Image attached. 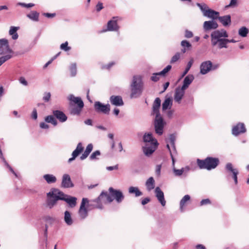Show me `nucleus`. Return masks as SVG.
Segmentation results:
<instances>
[{"label":"nucleus","mask_w":249,"mask_h":249,"mask_svg":"<svg viewBox=\"0 0 249 249\" xmlns=\"http://www.w3.org/2000/svg\"><path fill=\"white\" fill-rule=\"evenodd\" d=\"M131 98H137L140 97L143 91V82L140 75H134L131 84Z\"/></svg>","instance_id":"obj_1"},{"label":"nucleus","mask_w":249,"mask_h":249,"mask_svg":"<svg viewBox=\"0 0 249 249\" xmlns=\"http://www.w3.org/2000/svg\"><path fill=\"white\" fill-rule=\"evenodd\" d=\"M219 160L217 158L208 157L204 160H197V163L200 169L211 170L215 169L219 164Z\"/></svg>","instance_id":"obj_2"},{"label":"nucleus","mask_w":249,"mask_h":249,"mask_svg":"<svg viewBox=\"0 0 249 249\" xmlns=\"http://www.w3.org/2000/svg\"><path fill=\"white\" fill-rule=\"evenodd\" d=\"M165 124L166 123L161 116H155L154 121V126L155 132L159 136L162 135L164 126Z\"/></svg>","instance_id":"obj_3"},{"label":"nucleus","mask_w":249,"mask_h":249,"mask_svg":"<svg viewBox=\"0 0 249 249\" xmlns=\"http://www.w3.org/2000/svg\"><path fill=\"white\" fill-rule=\"evenodd\" d=\"M95 111L98 113L108 115L110 110V106L109 104H104L100 101H95L94 104Z\"/></svg>","instance_id":"obj_4"},{"label":"nucleus","mask_w":249,"mask_h":249,"mask_svg":"<svg viewBox=\"0 0 249 249\" xmlns=\"http://www.w3.org/2000/svg\"><path fill=\"white\" fill-rule=\"evenodd\" d=\"M89 203L87 198H83L80 208L78 211L79 215L81 219H85L88 215V208L86 207V204Z\"/></svg>","instance_id":"obj_5"},{"label":"nucleus","mask_w":249,"mask_h":249,"mask_svg":"<svg viewBox=\"0 0 249 249\" xmlns=\"http://www.w3.org/2000/svg\"><path fill=\"white\" fill-rule=\"evenodd\" d=\"M108 191L117 203H120L124 200V196L121 191L114 189L112 187H110Z\"/></svg>","instance_id":"obj_6"},{"label":"nucleus","mask_w":249,"mask_h":249,"mask_svg":"<svg viewBox=\"0 0 249 249\" xmlns=\"http://www.w3.org/2000/svg\"><path fill=\"white\" fill-rule=\"evenodd\" d=\"M9 53H11L12 50L9 48L8 40L5 38L0 39V54Z\"/></svg>","instance_id":"obj_7"},{"label":"nucleus","mask_w":249,"mask_h":249,"mask_svg":"<svg viewBox=\"0 0 249 249\" xmlns=\"http://www.w3.org/2000/svg\"><path fill=\"white\" fill-rule=\"evenodd\" d=\"M158 145L157 141H155L154 144L150 145L149 144H146V146L143 147V152L146 156H150L156 150Z\"/></svg>","instance_id":"obj_8"},{"label":"nucleus","mask_w":249,"mask_h":249,"mask_svg":"<svg viewBox=\"0 0 249 249\" xmlns=\"http://www.w3.org/2000/svg\"><path fill=\"white\" fill-rule=\"evenodd\" d=\"M225 169L227 171L232 173V178L235 184L236 185L238 183L237 175L239 174L238 170L237 169H234L232 164L230 162H228L226 164Z\"/></svg>","instance_id":"obj_9"},{"label":"nucleus","mask_w":249,"mask_h":249,"mask_svg":"<svg viewBox=\"0 0 249 249\" xmlns=\"http://www.w3.org/2000/svg\"><path fill=\"white\" fill-rule=\"evenodd\" d=\"M73 183L72 182L70 176L67 174H65L62 176L61 187L65 188L73 187Z\"/></svg>","instance_id":"obj_10"},{"label":"nucleus","mask_w":249,"mask_h":249,"mask_svg":"<svg viewBox=\"0 0 249 249\" xmlns=\"http://www.w3.org/2000/svg\"><path fill=\"white\" fill-rule=\"evenodd\" d=\"M246 131L245 125L243 123H239L234 125L232 129V134L234 136H238L240 134L244 133Z\"/></svg>","instance_id":"obj_11"},{"label":"nucleus","mask_w":249,"mask_h":249,"mask_svg":"<svg viewBox=\"0 0 249 249\" xmlns=\"http://www.w3.org/2000/svg\"><path fill=\"white\" fill-rule=\"evenodd\" d=\"M161 106V100L160 98L157 97L154 100L153 106H152V115H155V116H161L160 113V108Z\"/></svg>","instance_id":"obj_12"},{"label":"nucleus","mask_w":249,"mask_h":249,"mask_svg":"<svg viewBox=\"0 0 249 249\" xmlns=\"http://www.w3.org/2000/svg\"><path fill=\"white\" fill-rule=\"evenodd\" d=\"M212 63L211 61L203 62L200 66V72L202 74H206L212 70Z\"/></svg>","instance_id":"obj_13"},{"label":"nucleus","mask_w":249,"mask_h":249,"mask_svg":"<svg viewBox=\"0 0 249 249\" xmlns=\"http://www.w3.org/2000/svg\"><path fill=\"white\" fill-rule=\"evenodd\" d=\"M118 17H114L112 19L108 21L107 24V30L106 31H117L119 30V26L117 24V18Z\"/></svg>","instance_id":"obj_14"},{"label":"nucleus","mask_w":249,"mask_h":249,"mask_svg":"<svg viewBox=\"0 0 249 249\" xmlns=\"http://www.w3.org/2000/svg\"><path fill=\"white\" fill-rule=\"evenodd\" d=\"M155 194L159 202L162 206H164L166 204V201L164 198V193L159 187H156Z\"/></svg>","instance_id":"obj_15"},{"label":"nucleus","mask_w":249,"mask_h":249,"mask_svg":"<svg viewBox=\"0 0 249 249\" xmlns=\"http://www.w3.org/2000/svg\"><path fill=\"white\" fill-rule=\"evenodd\" d=\"M97 198L90 200V203H87V207L89 210H92L94 208H97L99 209H102L103 208V203L101 200H97Z\"/></svg>","instance_id":"obj_16"},{"label":"nucleus","mask_w":249,"mask_h":249,"mask_svg":"<svg viewBox=\"0 0 249 249\" xmlns=\"http://www.w3.org/2000/svg\"><path fill=\"white\" fill-rule=\"evenodd\" d=\"M218 24L214 20L206 21L203 23V29L205 32L217 28Z\"/></svg>","instance_id":"obj_17"},{"label":"nucleus","mask_w":249,"mask_h":249,"mask_svg":"<svg viewBox=\"0 0 249 249\" xmlns=\"http://www.w3.org/2000/svg\"><path fill=\"white\" fill-rule=\"evenodd\" d=\"M185 94V89L182 88L178 87L175 89L174 94V100L175 102L180 104Z\"/></svg>","instance_id":"obj_18"},{"label":"nucleus","mask_w":249,"mask_h":249,"mask_svg":"<svg viewBox=\"0 0 249 249\" xmlns=\"http://www.w3.org/2000/svg\"><path fill=\"white\" fill-rule=\"evenodd\" d=\"M84 147L82 146L81 142H79L77 145L76 149L72 152L71 156L72 157L68 160V162L71 163L74 160L75 158L83 151Z\"/></svg>","instance_id":"obj_19"},{"label":"nucleus","mask_w":249,"mask_h":249,"mask_svg":"<svg viewBox=\"0 0 249 249\" xmlns=\"http://www.w3.org/2000/svg\"><path fill=\"white\" fill-rule=\"evenodd\" d=\"M211 37L218 39H222V37H228V34L224 29L216 30L211 33Z\"/></svg>","instance_id":"obj_20"},{"label":"nucleus","mask_w":249,"mask_h":249,"mask_svg":"<svg viewBox=\"0 0 249 249\" xmlns=\"http://www.w3.org/2000/svg\"><path fill=\"white\" fill-rule=\"evenodd\" d=\"M109 101L112 105L120 107L124 105L122 97L119 95H112L109 98Z\"/></svg>","instance_id":"obj_21"},{"label":"nucleus","mask_w":249,"mask_h":249,"mask_svg":"<svg viewBox=\"0 0 249 249\" xmlns=\"http://www.w3.org/2000/svg\"><path fill=\"white\" fill-rule=\"evenodd\" d=\"M47 196L51 197L57 198L56 196L60 198H65L67 195L64 194L59 189L53 188L52 189L51 191L47 193Z\"/></svg>","instance_id":"obj_22"},{"label":"nucleus","mask_w":249,"mask_h":249,"mask_svg":"<svg viewBox=\"0 0 249 249\" xmlns=\"http://www.w3.org/2000/svg\"><path fill=\"white\" fill-rule=\"evenodd\" d=\"M219 16V13L210 8H208L205 11L203 16L207 17L212 20L217 19Z\"/></svg>","instance_id":"obj_23"},{"label":"nucleus","mask_w":249,"mask_h":249,"mask_svg":"<svg viewBox=\"0 0 249 249\" xmlns=\"http://www.w3.org/2000/svg\"><path fill=\"white\" fill-rule=\"evenodd\" d=\"M53 116L59 120L60 122L64 123L67 120L68 117L62 111L54 110L53 111Z\"/></svg>","instance_id":"obj_24"},{"label":"nucleus","mask_w":249,"mask_h":249,"mask_svg":"<svg viewBox=\"0 0 249 249\" xmlns=\"http://www.w3.org/2000/svg\"><path fill=\"white\" fill-rule=\"evenodd\" d=\"M114 199L113 196L111 194H108L107 192H102L100 196L97 197V200H101L102 203H105L106 201L111 202Z\"/></svg>","instance_id":"obj_25"},{"label":"nucleus","mask_w":249,"mask_h":249,"mask_svg":"<svg viewBox=\"0 0 249 249\" xmlns=\"http://www.w3.org/2000/svg\"><path fill=\"white\" fill-rule=\"evenodd\" d=\"M68 99L77 105L79 108H82L84 107V103L80 97H75L73 94H70L68 97Z\"/></svg>","instance_id":"obj_26"},{"label":"nucleus","mask_w":249,"mask_h":249,"mask_svg":"<svg viewBox=\"0 0 249 249\" xmlns=\"http://www.w3.org/2000/svg\"><path fill=\"white\" fill-rule=\"evenodd\" d=\"M61 200L66 202L71 208L74 207L76 205L77 198L75 197L67 195L65 198H60Z\"/></svg>","instance_id":"obj_27"},{"label":"nucleus","mask_w":249,"mask_h":249,"mask_svg":"<svg viewBox=\"0 0 249 249\" xmlns=\"http://www.w3.org/2000/svg\"><path fill=\"white\" fill-rule=\"evenodd\" d=\"M194 79V76L193 74H188L184 79L183 85L181 87L185 90L186 89L189 85L192 83Z\"/></svg>","instance_id":"obj_28"},{"label":"nucleus","mask_w":249,"mask_h":249,"mask_svg":"<svg viewBox=\"0 0 249 249\" xmlns=\"http://www.w3.org/2000/svg\"><path fill=\"white\" fill-rule=\"evenodd\" d=\"M224 26H228L231 24V17L230 15L219 16L217 18Z\"/></svg>","instance_id":"obj_29"},{"label":"nucleus","mask_w":249,"mask_h":249,"mask_svg":"<svg viewBox=\"0 0 249 249\" xmlns=\"http://www.w3.org/2000/svg\"><path fill=\"white\" fill-rule=\"evenodd\" d=\"M143 141L145 143H149V144H154L155 141H157L153 136L151 133H145L143 136Z\"/></svg>","instance_id":"obj_30"},{"label":"nucleus","mask_w":249,"mask_h":249,"mask_svg":"<svg viewBox=\"0 0 249 249\" xmlns=\"http://www.w3.org/2000/svg\"><path fill=\"white\" fill-rule=\"evenodd\" d=\"M64 220L68 226H71L73 223L71 214L68 211H66L64 213Z\"/></svg>","instance_id":"obj_31"},{"label":"nucleus","mask_w":249,"mask_h":249,"mask_svg":"<svg viewBox=\"0 0 249 249\" xmlns=\"http://www.w3.org/2000/svg\"><path fill=\"white\" fill-rule=\"evenodd\" d=\"M172 100L170 98H166L162 104V109L163 111H165L167 109H170L172 106Z\"/></svg>","instance_id":"obj_32"},{"label":"nucleus","mask_w":249,"mask_h":249,"mask_svg":"<svg viewBox=\"0 0 249 249\" xmlns=\"http://www.w3.org/2000/svg\"><path fill=\"white\" fill-rule=\"evenodd\" d=\"M155 180L153 177H150L145 182L146 189L148 191H151L155 188Z\"/></svg>","instance_id":"obj_33"},{"label":"nucleus","mask_w":249,"mask_h":249,"mask_svg":"<svg viewBox=\"0 0 249 249\" xmlns=\"http://www.w3.org/2000/svg\"><path fill=\"white\" fill-rule=\"evenodd\" d=\"M18 29V27L15 26H11L10 28L9 34L12 36V38L14 40H16L18 38V35L17 33V31Z\"/></svg>","instance_id":"obj_34"},{"label":"nucleus","mask_w":249,"mask_h":249,"mask_svg":"<svg viewBox=\"0 0 249 249\" xmlns=\"http://www.w3.org/2000/svg\"><path fill=\"white\" fill-rule=\"evenodd\" d=\"M39 13L35 11H32L30 14L27 15V17L31 20L34 21H38L39 20Z\"/></svg>","instance_id":"obj_35"},{"label":"nucleus","mask_w":249,"mask_h":249,"mask_svg":"<svg viewBox=\"0 0 249 249\" xmlns=\"http://www.w3.org/2000/svg\"><path fill=\"white\" fill-rule=\"evenodd\" d=\"M128 193L130 194H134L136 197H138L142 195L139 188L137 187L131 186L128 188Z\"/></svg>","instance_id":"obj_36"},{"label":"nucleus","mask_w":249,"mask_h":249,"mask_svg":"<svg viewBox=\"0 0 249 249\" xmlns=\"http://www.w3.org/2000/svg\"><path fill=\"white\" fill-rule=\"evenodd\" d=\"M44 179L49 184L53 183L56 181V177L52 174H46L43 176Z\"/></svg>","instance_id":"obj_37"},{"label":"nucleus","mask_w":249,"mask_h":249,"mask_svg":"<svg viewBox=\"0 0 249 249\" xmlns=\"http://www.w3.org/2000/svg\"><path fill=\"white\" fill-rule=\"evenodd\" d=\"M45 121L46 123L52 124L54 126H56L57 124V122L53 115L46 116L45 118Z\"/></svg>","instance_id":"obj_38"},{"label":"nucleus","mask_w":249,"mask_h":249,"mask_svg":"<svg viewBox=\"0 0 249 249\" xmlns=\"http://www.w3.org/2000/svg\"><path fill=\"white\" fill-rule=\"evenodd\" d=\"M57 198H53L51 197L48 199L47 201V206L50 208H52L53 206L56 204V202L58 200H61L60 198H59V197L58 196H56Z\"/></svg>","instance_id":"obj_39"},{"label":"nucleus","mask_w":249,"mask_h":249,"mask_svg":"<svg viewBox=\"0 0 249 249\" xmlns=\"http://www.w3.org/2000/svg\"><path fill=\"white\" fill-rule=\"evenodd\" d=\"M249 33V30L246 27H242L239 29L238 34L243 37H246Z\"/></svg>","instance_id":"obj_40"},{"label":"nucleus","mask_w":249,"mask_h":249,"mask_svg":"<svg viewBox=\"0 0 249 249\" xmlns=\"http://www.w3.org/2000/svg\"><path fill=\"white\" fill-rule=\"evenodd\" d=\"M190 199V196L188 195H185L180 201V209L182 211L183 207L187 201Z\"/></svg>","instance_id":"obj_41"},{"label":"nucleus","mask_w":249,"mask_h":249,"mask_svg":"<svg viewBox=\"0 0 249 249\" xmlns=\"http://www.w3.org/2000/svg\"><path fill=\"white\" fill-rule=\"evenodd\" d=\"M172 147V149L170 151H169V152H170V154L171 156V158L172 159V165H173V166L174 167L175 163V157L177 155V151L176 150L175 146H174V147Z\"/></svg>","instance_id":"obj_42"},{"label":"nucleus","mask_w":249,"mask_h":249,"mask_svg":"<svg viewBox=\"0 0 249 249\" xmlns=\"http://www.w3.org/2000/svg\"><path fill=\"white\" fill-rule=\"evenodd\" d=\"M218 48L221 49L222 48H227V38H222L221 39H218Z\"/></svg>","instance_id":"obj_43"},{"label":"nucleus","mask_w":249,"mask_h":249,"mask_svg":"<svg viewBox=\"0 0 249 249\" xmlns=\"http://www.w3.org/2000/svg\"><path fill=\"white\" fill-rule=\"evenodd\" d=\"M70 71L71 77H74L77 73V67L75 63H72L70 67Z\"/></svg>","instance_id":"obj_44"},{"label":"nucleus","mask_w":249,"mask_h":249,"mask_svg":"<svg viewBox=\"0 0 249 249\" xmlns=\"http://www.w3.org/2000/svg\"><path fill=\"white\" fill-rule=\"evenodd\" d=\"M193 62H194V60L193 58H191L190 59V60L188 62L187 66L185 68V70L182 74V77L184 76L188 73V72L190 70V68H191V67L193 64Z\"/></svg>","instance_id":"obj_45"},{"label":"nucleus","mask_w":249,"mask_h":249,"mask_svg":"<svg viewBox=\"0 0 249 249\" xmlns=\"http://www.w3.org/2000/svg\"><path fill=\"white\" fill-rule=\"evenodd\" d=\"M186 170L187 171H189V167H186L185 169L182 168L181 169H177L175 168H173V171L175 173V175L177 176H180L181 175H182L183 173L184 172V170Z\"/></svg>","instance_id":"obj_46"},{"label":"nucleus","mask_w":249,"mask_h":249,"mask_svg":"<svg viewBox=\"0 0 249 249\" xmlns=\"http://www.w3.org/2000/svg\"><path fill=\"white\" fill-rule=\"evenodd\" d=\"M181 46L183 48H186L188 50H190L192 47L191 44L186 40H183L181 42Z\"/></svg>","instance_id":"obj_47"},{"label":"nucleus","mask_w":249,"mask_h":249,"mask_svg":"<svg viewBox=\"0 0 249 249\" xmlns=\"http://www.w3.org/2000/svg\"><path fill=\"white\" fill-rule=\"evenodd\" d=\"M101 155L100 151L99 150H96L93 152L89 157V159L91 160H98V158L97 157Z\"/></svg>","instance_id":"obj_48"},{"label":"nucleus","mask_w":249,"mask_h":249,"mask_svg":"<svg viewBox=\"0 0 249 249\" xmlns=\"http://www.w3.org/2000/svg\"><path fill=\"white\" fill-rule=\"evenodd\" d=\"M196 5L201 10V12L203 13V15H204L205 11H207V9L209 8V7L206 4H205L204 3H197L196 4Z\"/></svg>","instance_id":"obj_49"},{"label":"nucleus","mask_w":249,"mask_h":249,"mask_svg":"<svg viewBox=\"0 0 249 249\" xmlns=\"http://www.w3.org/2000/svg\"><path fill=\"white\" fill-rule=\"evenodd\" d=\"M176 135L174 134H170L169 136L168 141L170 142L171 146H175Z\"/></svg>","instance_id":"obj_50"},{"label":"nucleus","mask_w":249,"mask_h":249,"mask_svg":"<svg viewBox=\"0 0 249 249\" xmlns=\"http://www.w3.org/2000/svg\"><path fill=\"white\" fill-rule=\"evenodd\" d=\"M11 55L7 54L0 57V66L3 64L5 61H7L11 58Z\"/></svg>","instance_id":"obj_51"},{"label":"nucleus","mask_w":249,"mask_h":249,"mask_svg":"<svg viewBox=\"0 0 249 249\" xmlns=\"http://www.w3.org/2000/svg\"><path fill=\"white\" fill-rule=\"evenodd\" d=\"M160 76H161V74L160 73V72H157V73H153L150 79L152 81L157 82L160 79Z\"/></svg>","instance_id":"obj_52"},{"label":"nucleus","mask_w":249,"mask_h":249,"mask_svg":"<svg viewBox=\"0 0 249 249\" xmlns=\"http://www.w3.org/2000/svg\"><path fill=\"white\" fill-rule=\"evenodd\" d=\"M172 68V66L170 65H167L162 71L160 72L161 76H164Z\"/></svg>","instance_id":"obj_53"},{"label":"nucleus","mask_w":249,"mask_h":249,"mask_svg":"<svg viewBox=\"0 0 249 249\" xmlns=\"http://www.w3.org/2000/svg\"><path fill=\"white\" fill-rule=\"evenodd\" d=\"M180 57V53H177L171 58L170 63H174L177 62Z\"/></svg>","instance_id":"obj_54"},{"label":"nucleus","mask_w":249,"mask_h":249,"mask_svg":"<svg viewBox=\"0 0 249 249\" xmlns=\"http://www.w3.org/2000/svg\"><path fill=\"white\" fill-rule=\"evenodd\" d=\"M82 108L75 107L72 108L71 111V114L73 115H79Z\"/></svg>","instance_id":"obj_55"},{"label":"nucleus","mask_w":249,"mask_h":249,"mask_svg":"<svg viewBox=\"0 0 249 249\" xmlns=\"http://www.w3.org/2000/svg\"><path fill=\"white\" fill-rule=\"evenodd\" d=\"M92 149L93 145L92 143H89L87 146L84 152L89 155L90 153L92 151Z\"/></svg>","instance_id":"obj_56"},{"label":"nucleus","mask_w":249,"mask_h":249,"mask_svg":"<svg viewBox=\"0 0 249 249\" xmlns=\"http://www.w3.org/2000/svg\"><path fill=\"white\" fill-rule=\"evenodd\" d=\"M17 5H19V6H21L22 7H26V8H30V7H33L35 5V4L34 3H30L26 4V3H23V2H18L17 3Z\"/></svg>","instance_id":"obj_57"},{"label":"nucleus","mask_w":249,"mask_h":249,"mask_svg":"<svg viewBox=\"0 0 249 249\" xmlns=\"http://www.w3.org/2000/svg\"><path fill=\"white\" fill-rule=\"evenodd\" d=\"M51 93L50 92H45L43 95V100L45 102H48L50 101L51 98Z\"/></svg>","instance_id":"obj_58"},{"label":"nucleus","mask_w":249,"mask_h":249,"mask_svg":"<svg viewBox=\"0 0 249 249\" xmlns=\"http://www.w3.org/2000/svg\"><path fill=\"white\" fill-rule=\"evenodd\" d=\"M60 48L62 50H63L65 51H69L71 49V47L68 46V42H65L64 43H62L60 45Z\"/></svg>","instance_id":"obj_59"},{"label":"nucleus","mask_w":249,"mask_h":249,"mask_svg":"<svg viewBox=\"0 0 249 249\" xmlns=\"http://www.w3.org/2000/svg\"><path fill=\"white\" fill-rule=\"evenodd\" d=\"M237 0H231L229 4L225 6V9H228L230 7H233L236 5Z\"/></svg>","instance_id":"obj_60"},{"label":"nucleus","mask_w":249,"mask_h":249,"mask_svg":"<svg viewBox=\"0 0 249 249\" xmlns=\"http://www.w3.org/2000/svg\"><path fill=\"white\" fill-rule=\"evenodd\" d=\"M185 37L187 38H190L193 36V33L192 32L189 31L188 30H186L185 31V35H184Z\"/></svg>","instance_id":"obj_61"},{"label":"nucleus","mask_w":249,"mask_h":249,"mask_svg":"<svg viewBox=\"0 0 249 249\" xmlns=\"http://www.w3.org/2000/svg\"><path fill=\"white\" fill-rule=\"evenodd\" d=\"M18 81L21 84L25 86H27L28 85V82L24 77H20L18 79Z\"/></svg>","instance_id":"obj_62"},{"label":"nucleus","mask_w":249,"mask_h":249,"mask_svg":"<svg viewBox=\"0 0 249 249\" xmlns=\"http://www.w3.org/2000/svg\"><path fill=\"white\" fill-rule=\"evenodd\" d=\"M211 203V200L209 198L202 199L200 202V205L203 206L205 205L210 204Z\"/></svg>","instance_id":"obj_63"},{"label":"nucleus","mask_w":249,"mask_h":249,"mask_svg":"<svg viewBox=\"0 0 249 249\" xmlns=\"http://www.w3.org/2000/svg\"><path fill=\"white\" fill-rule=\"evenodd\" d=\"M161 168V165H157L156 166L155 173L158 176H159L160 174Z\"/></svg>","instance_id":"obj_64"}]
</instances>
